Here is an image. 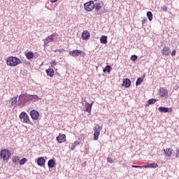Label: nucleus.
I'll return each mask as SVG.
<instances>
[{
	"label": "nucleus",
	"mask_w": 179,
	"mask_h": 179,
	"mask_svg": "<svg viewBox=\"0 0 179 179\" xmlns=\"http://www.w3.org/2000/svg\"><path fill=\"white\" fill-rule=\"evenodd\" d=\"M22 64V60L17 57L11 56L6 59V64L8 66H17Z\"/></svg>",
	"instance_id": "obj_1"
},
{
	"label": "nucleus",
	"mask_w": 179,
	"mask_h": 179,
	"mask_svg": "<svg viewBox=\"0 0 179 179\" xmlns=\"http://www.w3.org/2000/svg\"><path fill=\"white\" fill-rule=\"evenodd\" d=\"M19 117L22 124H30V117H29V115L26 112H22Z\"/></svg>",
	"instance_id": "obj_2"
},
{
	"label": "nucleus",
	"mask_w": 179,
	"mask_h": 179,
	"mask_svg": "<svg viewBox=\"0 0 179 179\" xmlns=\"http://www.w3.org/2000/svg\"><path fill=\"white\" fill-rule=\"evenodd\" d=\"M84 9L87 10V12H92L94 9V1H90L87 3H85Z\"/></svg>",
	"instance_id": "obj_3"
},
{
	"label": "nucleus",
	"mask_w": 179,
	"mask_h": 179,
	"mask_svg": "<svg viewBox=\"0 0 179 179\" xmlns=\"http://www.w3.org/2000/svg\"><path fill=\"white\" fill-rule=\"evenodd\" d=\"M0 157L3 159V160H9V157H10V152L8 150H2L0 152Z\"/></svg>",
	"instance_id": "obj_4"
},
{
	"label": "nucleus",
	"mask_w": 179,
	"mask_h": 179,
	"mask_svg": "<svg viewBox=\"0 0 179 179\" xmlns=\"http://www.w3.org/2000/svg\"><path fill=\"white\" fill-rule=\"evenodd\" d=\"M57 36H58V34L53 33L50 36H48V37H46L44 41V45H47L48 43H52V41H54V38Z\"/></svg>",
	"instance_id": "obj_5"
},
{
	"label": "nucleus",
	"mask_w": 179,
	"mask_h": 179,
	"mask_svg": "<svg viewBox=\"0 0 179 179\" xmlns=\"http://www.w3.org/2000/svg\"><path fill=\"white\" fill-rule=\"evenodd\" d=\"M56 141H57L58 143H64V142L66 141V136L60 133L59 136L56 138Z\"/></svg>",
	"instance_id": "obj_6"
},
{
	"label": "nucleus",
	"mask_w": 179,
	"mask_h": 179,
	"mask_svg": "<svg viewBox=\"0 0 179 179\" xmlns=\"http://www.w3.org/2000/svg\"><path fill=\"white\" fill-rule=\"evenodd\" d=\"M30 115L31 117L32 118V120H38V118H40V113H38V111L36 110H32L30 112Z\"/></svg>",
	"instance_id": "obj_7"
},
{
	"label": "nucleus",
	"mask_w": 179,
	"mask_h": 179,
	"mask_svg": "<svg viewBox=\"0 0 179 179\" xmlns=\"http://www.w3.org/2000/svg\"><path fill=\"white\" fill-rule=\"evenodd\" d=\"M173 152H174V150H173V148L164 149V153L165 157H171V156H173Z\"/></svg>",
	"instance_id": "obj_8"
},
{
	"label": "nucleus",
	"mask_w": 179,
	"mask_h": 179,
	"mask_svg": "<svg viewBox=\"0 0 179 179\" xmlns=\"http://www.w3.org/2000/svg\"><path fill=\"white\" fill-rule=\"evenodd\" d=\"M159 96L163 99H166L169 96V92L164 88H161L159 90Z\"/></svg>",
	"instance_id": "obj_9"
},
{
	"label": "nucleus",
	"mask_w": 179,
	"mask_h": 179,
	"mask_svg": "<svg viewBox=\"0 0 179 179\" xmlns=\"http://www.w3.org/2000/svg\"><path fill=\"white\" fill-rule=\"evenodd\" d=\"M162 55H165L166 57H169L170 54H171V52L170 51V48L169 46H165L162 50Z\"/></svg>",
	"instance_id": "obj_10"
},
{
	"label": "nucleus",
	"mask_w": 179,
	"mask_h": 179,
	"mask_svg": "<svg viewBox=\"0 0 179 179\" xmlns=\"http://www.w3.org/2000/svg\"><path fill=\"white\" fill-rule=\"evenodd\" d=\"M93 106V102L92 103H86L85 104V111L89 113V114H92V107Z\"/></svg>",
	"instance_id": "obj_11"
},
{
	"label": "nucleus",
	"mask_w": 179,
	"mask_h": 179,
	"mask_svg": "<svg viewBox=\"0 0 179 179\" xmlns=\"http://www.w3.org/2000/svg\"><path fill=\"white\" fill-rule=\"evenodd\" d=\"M69 55L72 57H79V55H82V50H76L69 52Z\"/></svg>",
	"instance_id": "obj_12"
},
{
	"label": "nucleus",
	"mask_w": 179,
	"mask_h": 179,
	"mask_svg": "<svg viewBox=\"0 0 179 179\" xmlns=\"http://www.w3.org/2000/svg\"><path fill=\"white\" fill-rule=\"evenodd\" d=\"M81 37L83 40H89L90 38V33L89 31H83Z\"/></svg>",
	"instance_id": "obj_13"
},
{
	"label": "nucleus",
	"mask_w": 179,
	"mask_h": 179,
	"mask_svg": "<svg viewBox=\"0 0 179 179\" xmlns=\"http://www.w3.org/2000/svg\"><path fill=\"white\" fill-rule=\"evenodd\" d=\"M37 164L38 166L43 167V166L45 164V159H44L43 157H38L37 159Z\"/></svg>",
	"instance_id": "obj_14"
},
{
	"label": "nucleus",
	"mask_w": 179,
	"mask_h": 179,
	"mask_svg": "<svg viewBox=\"0 0 179 179\" xmlns=\"http://www.w3.org/2000/svg\"><path fill=\"white\" fill-rule=\"evenodd\" d=\"M94 9L96 12H99L100 9H101V3L100 1H95V3H94Z\"/></svg>",
	"instance_id": "obj_15"
},
{
	"label": "nucleus",
	"mask_w": 179,
	"mask_h": 179,
	"mask_svg": "<svg viewBox=\"0 0 179 179\" xmlns=\"http://www.w3.org/2000/svg\"><path fill=\"white\" fill-rule=\"evenodd\" d=\"M122 86L126 88L129 87L131 86V80L129 78L124 79Z\"/></svg>",
	"instance_id": "obj_16"
},
{
	"label": "nucleus",
	"mask_w": 179,
	"mask_h": 179,
	"mask_svg": "<svg viewBox=\"0 0 179 179\" xmlns=\"http://www.w3.org/2000/svg\"><path fill=\"white\" fill-rule=\"evenodd\" d=\"M131 167L134 169H150V164H147L144 166L132 165Z\"/></svg>",
	"instance_id": "obj_17"
},
{
	"label": "nucleus",
	"mask_w": 179,
	"mask_h": 179,
	"mask_svg": "<svg viewBox=\"0 0 179 179\" xmlns=\"http://www.w3.org/2000/svg\"><path fill=\"white\" fill-rule=\"evenodd\" d=\"M103 129V127H100V124H96L94 127V133L100 134V131Z\"/></svg>",
	"instance_id": "obj_18"
},
{
	"label": "nucleus",
	"mask_w": 179,
	"mask_h": 179,
	"mask_svg": "<svg viewBox=\"0 0 179 179\" xmlns=\"http://www.w3.org/2000/svg\"><path fill=\"white\" fill-rule=\"evenodd\" d=\"M48 76H50V78H52L54 76V69H48L45 71Z\"/></svg>",
	"instance_id": "obj_19"
},
{
	"label": "nucleus",
	"mask_w": 179,
	"mask_h": 179,
	"mask_svg": "<svg viewBox=\"0 0 179 179\" xmlns=\"http://www.w3.org/2000/svg\"><path fill=\"white\" fill-rule=\"evenodd\" d=\"M48 166L50 169H52L53 167L55 166V160L54 159H50L48 162Z\"/></svg>",
	"instance_id": "obj_20"
},
{
	"label": "nucleus",
	"mask_w": 179,
	"mask_h": 179,
	"mask_svg": "<svg viewBox=\"0 0 179 179\" xmlns=\"http://www.w3.org/2000/svg\"><path fill=\"white\" fill-rule=\"evenodd\" d=\"M26 57L27 59H33V58H34V53H33V52H28L26 54Z\"/></svg>",
	"instance_id": "obj_21"
},
{
	"label": "nucleus",
	"mask_w": 179,
	"mask_h": 179,
	"mask_svg": "<svg viewBox=\"0 0 179 179\" xmlns=\"http://www.w3.org/2000/svg\"><path fill=\"white\" fill-rule=\"evenodd\" d=\"M158 110L159 113H169V108L164 106H160Z\"/></svg>",
	"instance_id": "obj_22"
},
{
	"label": "nucleus",
	"mask_w": 179,
	"mask_h": 179,
	"mask_svg": "<svg viewBox=\"0 0 179 179\" xmlns=\"http://www.w3.org/2000/svg\"><path fill=\"white\" fill-rule=\"evenodd\" d=\"M79 145H80V143L79 141H75L74 143H71V150H75L76 146H79Z\"/></svg>",
	"instance_id": "obj_23"
},
{
	"label": "nucleus",
	"mask_w": 179,
	"mask_h": 179,
	"mask_svg": "<svg viewBox=\"0 0 179 179\" xmlns=\"http://www.w3.org/2000/svg\"><path fill=\"white\" fill-rule=\"evenodd\" d=\"M100 42L101 44H107V36H102L100 38Z\"/></svg>",
	"instance_id": "obj_24"
},
{
	"label": "nucleus",
	"mask_w": 179,
	"mask_h": 179,
	"mask_svg": "<svg viewBox=\"0 0 179 179\" xmlns=\"http://www.w3.org/2000/svg\"><path fill=\"white\" fill-rule=\"evenodd\" d=\"M31 101H38V96L37 95H29Z\"/></svg>",
	"instance_id": "obj_25"
},
{
	"label": "nucleus",
	"mask_w": 179,
	"mask_h": 179,
	"mask_svg": "<svg viewBox=\"0 0 179 179\" xmlns=\"http://www.w3.org/2000/svg\"><path fill=\"white\" fill-rule=\"evenodd\" d=\"M15 104H17V96L11 98V106L13 107Z\"/></svg>",
	"instance_id": "obj_26"
},
{
	"label": "nucleus",
	"mask_w": 179,
	"mask_h": 179,
	"mask_svg": "<svg viewBox=\"0 0 179 179\" xmlns=\"http://www.w3.org/2000/svg\"><path fill=\"white\" fill-rule=\"evenodd\" d=\"M143 83V78H138L136 82V86H139Z\"/></svg>",
	"instance_id": "obj_27"
},
{
	"label": "nucleus",
	"mask_w": 179,
	"mask_h": 179,
	"mask_svg": "<svg viewBox=\"0 0 179 179\" xmlns=\"http://www.w3.org/2000/svg\"><path fill=\"white\" fill-rule=\"evenodd\" d=\"M147 17H148V20L150 21L153 20V14L152 13V12L150 11L147 12Z\"/></svg>",
	"instance_id": "obj_28"
},
{
	"label": "nucleus",
	"mask_w": 179,
	"mask_h": 179,
	"mask_svg": "<svg viewBox=\"0 0 179 179\" xmlns=\"http://www.w3.org/2000/svg\"><path fill=\"white\" fill-rule=\"evenodd\" d=\"M157 167H159V164L156 162L150 164V169H157Z\"/></svg>",
	"instance_id": "obj_29"
},
{
	"label": "nucleus",
	"mask_w": 179,
	"mask_h": 179,
	"mask_svg": "<svg viewBox=\"0 0 179 179\" xmlns=\"http://www.w3.org/2000/svg\"><path fill=\"white\" fill-rule=\"evenodd\" d=\"M25 99H27V94H21L19 96V101H22V100H24Z\"/></svg>",
	"instance_id": "obj_30"
},
{
	"label": "nucleus",
	"mask_w": 179,
	"mask_h": 179,
	"mask_svg": "<svg viewBox=\"0 0 179 179\" xmlns=\"http://www.w3.org/2000/svg\"><path fill=\"white\" fill-rule=\"evenodd\" d=\"M27 162V158H22L21 160H20V165L23 166V164H26Z\"/></svg>",
	"instance_id": "obj_31"
},
{
	"label": "nucleus",
	"mask_w": 179,
	"mask_h": 179,
	"mask_svg": "<svg viewBox=\"0 0 179 179\" xmlns=\"http://www.w3.org/2000/svg\"><path fill=\"white\" fill-rule=\"evenodd\" d=\"M110 69H111V66L108 65L103 69V72H108V73H110Z\"/></svg>",
	"instance_id": "obj_32"
},
{
	"label": "nucleus",
	"mask_w": 179,
	"mask_h": 179,
	"mask_svg": "<svg viewBox=\"0 0 179 179\" xmlns=\"http://www.w3.org/2000/svg\"><path fill=\"white\" fill-rule=\"evenodd\" d=\"M100 136L99 133L94 132V141H99V136Z\"/></svg>",
	"instance_id": "obj_33"
},
{
	"label": "nucleus",
	"mask_w": 179,
	"mask_h": 179,
	"mask_svg": "<svg viewBox=\"0 0 179 179\" xmlns=\"http://www.w3.org/2000/svg\"><path fill=\"white\" fill-rule=\"evenodd\" d=\"M19 160H20L19 157H13L12 158V162H13V163H18V162H19Z\"/></svg>",
	"instance_id": "obj_34"
},
{
	"label": "nucleus",
	"mask_w": 179,
	"mask_h": 179,
	"mask_svg": "<svg viewBox=\"0 0 179 179\" xmlns=\"http://www.w3.org/2000/svg\"><path fill=\"white\" fill-rule=\"evenodd\" d=\"M131 61H132L133 62H135V61H136V59H138V56L134 55H131V57H130Z\"/></svg>",
	"instance_id": "obj_35"
},
{
	"label": "nucleus",
	"mask_w": 179,
	"mask_h": 179,
	"mask_svg": "<svg viewBox=\"0 0 179 179\" xmlns=\"http://www.w3.org/2000/svg\"><path fill=\"white\" fill-rule=\"evenodd\" d=\"M156 101H157V99H151L148 100V104H155V103H156Z\"/></svg>",
	"instance_id": "obj_36"
},
{
	"label": "nucleus",
	"mask_w": 179,
	"mask_h": 179,
	"mask_svg": "<svg viewBox=\"0 0 179 179\" xmlns=\"http://www.w3.org/2000/svg\"><path fill=\"white\" fill-rule=\"evenodd\" d=\"M107 162H108V163H110V164H113V163H114V159H113V157H107Z\"/></svg>",
	"instance_id": "obj_37"
},
{
	"label": "nucleus",
	"mask_w": 179,
	"mask_h": 179,
	"mask_svg": "<svg viewBox=\"0 0 179 179\" xmlns=\"http://www.w3.org/2000/svg\"><path fill=\"white\" fill-rule=\"evenodd\" d=\"M56 65H57V62H55V61H52V62H50V66L54 67V66H55Z\"/></svg>",
	"instance_id": "obj_38"
},
{
	"label": "nucleus",
	"mask_w": 179,
	"mask_h": 179,
	"mask_svg": "<svg viewBox=\"0 0 179 179\" xmlns=\"http://www.w3.org/2000/svg\"><path fill=\"white\" fill-rule=\"evenodd\" d=\"M161 9L163 12H167V6H162Z\"/></svg>",
	"instance_id": "obj_39"
},
{
	"label": "nucleus",
	"mask_w": 179,
	"mask_h": 179,
	"mask_svg": "<svg viewBox=\"0 0 179 179\" xmlns=\"http://www.w3.org/2000/svg\"><path fill=\"white\" fill-rule=\"evenodd\" d=\"M176 52L177 51L176 50V49L173 50L171 52V57L176 56Z\"/></svg>",
	"instance_id": "obj_40"
},
{
	"label": "nucleus",
	"mask_w": 179,
	"mask_h": 179,
	"mask_svg": "<svg viewBox=\"0 0 179 179\" xmlns=\"http://www.w3.org/2000/svg\"><path fill=\"white\" fill-rule=\"evenodd\" d=\"M176 157L178 158L179 157V148L176 149Z\"/></svg>",
	"instance_id": "obj_41"
},
{
	"label": "nucleus",
	"mask_w": 179,
	"mask_h": 179,
	"mask_svg": "<svg viewBox=\"0 0 179 179\" xmlns=\"http://www.w3.org/2000/svg\"><path fill=\"white\" fill-rule=\"evenodd\" d=\"M58 0H50V2L52 3H55V2H57Z\"/></svg>",
	"instance_id": "obj_42"
},
{
	"label": "nucleus",
	"mask_w": 179,
	"mask_h": 179,
	"mask_svg": "<svg viewBox=\"0 0 179 179\" xmlns=\"http://www.w3.org/2000/svg\"><path fill=\"white\" fill-rule=\"evenodd\" d=\"M169 113H173V108H169Z\"/></svg>",
	"instance_id": "obj_43"
},
{
	"label": "nucleus",
	"mask_w": 179,
	"mask_h": 179,
	"mask_svg": "<svg viewBox=\"0 0 179 179\" xmlns=\"http://www.w3.org/2000/svg\"><path fill=\"white\" fill-rule=\"evenodd\" d=\"M37 1H40V0H37Z\"/></svg>",
	"instance_id": "obj_44"
}]
</instances>
